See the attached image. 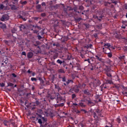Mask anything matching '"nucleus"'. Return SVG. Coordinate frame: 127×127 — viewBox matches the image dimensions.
Instances as JSON below:
<instances>
[{"mask_svg": "<svg viewBox=\"0 0 127 127\" xmlns=\"http://www.w3.org/2000/svg\"><path fill=\"white\" fill-rule=\"evenodd\" d=\"M101 56V55H98V56H95L96 59L98 60V61H100L102 62L103 59L100 58Z\"/></svg>", "mask_w": 127, "mask_h": 127, "instance_id": "nucleus-21", "label": "nucleus"}, {"mask_svg": "<svg viewBox=\"0 0 127 127\" xmlns=\"http://www.w3.org/2000/svg\"><path fill=\"white\" fill-rule=\"evenodd\" d=\"M110 121L107 122V124L109 125L110 126H109L108 125H106L105 127H114V125H115V120L114 119H111L110 120Z\"/></svg>", "mask_w": 127, "mask_h": 127, "instance_id": "nucleus-5", "label": "nucleus"}, {"mask_svg": "<svg viewBox=\"0 0 127 127\" xmlns=\"http://www.w3.org/2000/svg\"><path fill=\"white\" fill-rule=\"evenodd\" d=\"M37 116H38V117H39L38 118L40 119H42V118H44V117H42V115H41V114H39L38 113H36Z\"/></svg>", "mask_w": 127, "mask_h": 127, "instance_id": "nucleus-46", "label": "nucleus"}, {"mask_svg": "<svg viewBox=\"0 0 127 127\" xmlns=\"http://www.w3.org/2000/svg\"><path fill=\"white\" fill-rule=\"evenodd\" d=\"M74 68H77V71H79V70H81V64L78 63L73 64V65L71 66V69H74Z\"/></svg>", "mask_w": 127, "mask_h": 127, "instance_id": "nucleus-6", "label": "nucleus"}, {"mask_svg": "<svg viewBox=\"0 0 127 127\" xmlns=\"http://www.w3.org/2000/svg\"><path fill=\"white\" fill-rule=\"evenodd\" d=\"M62 81L63 82H66V77H65V76H63V77L62 78Z\"/></svg>", "mask_w": 127, "mask_h": 127, "instance_id": "nucleus-42", "label": "nucleus"}, {"mask_svg": "<svg viewBox=\"0 0 127 127\" xmlns=\"http://www.w3.org/2000/svg\"><path fill=\"white\" fill-rule=\"evenodd\" d=\"M76 97H77V96L75 94H72L71 95L72 99H75Z\"/></svg>", "mask_w": 127, "mask_h": 127, "instance_id": "nucleus-49", "label": "nucleus"}, {"mask_svg": "<svg viewBox=\"0 0 127 127\" xmlns=\"http://www.w3.org/2000/svg\"><path fill=\"white\" fill-rule=\"evenodd\" d=\"M104 16L105 15L104 14V11H103L102 10H98L97 13H96V15H93V18L97 19L99 21H101V20L103 19V18L104 17Z\"/></svg>", "mask_w": 127, "mask_h": 127, "instance_id": "nucleus-1", "label": "nucleus"}, {"mask_svg": "<svg viewBox=\"0 0 127 127\" xmlns=\"http://www.w3.org/2000/svg\"><path fill=\"white\" fill-rule=\"evenodd\" d=\"M83 98L80 100V102H83L84 103H86V102H87V105L88 106H90V107H93V106H95V103L92 102L91 100V99L89 98V100H88L87 98H85L86 97L85 95L82 96Z\"/></svg>", "mask_w": 127, "mask_h": 127, "instance_id": "nucleus-2", "label": "nucleus"}, {"mask_svg": "<svg viewBox=\"0 0 127 127\" xmlns=\"http://www.w3.org/2000/svg\"><path fill=\"white\" fill-rule=\"evenodd\" d=\"M106 83H107V84H113V81H112V80L107 79L106 80Z\"/></svg>", "mask_w": 127, "mask_h": 127, "instance_id": "nucleus-43", "label": "nucleus"}, {"mask_svg": "<svg viewBox=\"0 0 127 127\" xmlns=\"http://www.w3.org/2000/svg\"><path fill=\"white\" fill-rule=\"evenodd\" d=\"M31 80L32 81V82H33V81H35V82H36V81H37V78H35V77H32L31 78Z\"/></svg>", "mask_w": 127, "mask_h": 127, "instance_id": "nucleus-39", "label": "nucleus"}, {"mask_svg": "<svg viewBox=\"0 0 127 127\" xmlns=\"http://www.w3.org/2000/svg\"><path fill=\"white\" fill-rule=\"evenodd\" d=\"M123 50L125 53H127V46H124L123 48Z\"/></svg>", "mask_w": 127, "mask_h": 127, "instance_id": "nucleus-40", "label": "nucleus"}, {"mask_svg": "<svg viewBox=\"0 0 127 127\" xmlns=\"http://www.w3.org/2000/svg\"><path fill=\"white\" fill-rule=\"evenodd\" d=\"M21 55H24V56H26V53H25V52H22Z\"/></svg>", "mask_w": 127, "mask_h": 127, "instance_id": "nucleus-61", "label": "nucleus"}, {"mask_svg": "<svg viewBox=\"0 0 127 127\" xmlns=\"http://www.w3.org/2000/svg\"><path fill=\"white\" fill-rule=\"evenodd\" d=\"M105 71V74H107V73H109L111 71V68L109 67H106L104 69Z\"/></svg>", "mask_w": 127, "mask_h": 127, "instance_id": "nucleus-22", "label": "nucleus"}, {"mask_svg": "<svg viewBox=\"0 0 127 127\" xmlns=\"http://www.w3.org/2000/svg\"><path fill=\"white\" fill-rule=\"evenodd\" d=\"M33 46H35V47H37L38 50H34V52L36 54H38V53H40V52H41L40 47L38 46V41H36L35 44L33 43Z\"/></svg>", "mask_w": 127, "mask_h": 127, "instance_id": "nucleus-4", "label": "nucleus"}, {"mask_svg": "<svg viewBox=\"0 0 127 127\" xmlns=\"http://www.w3.org/2000/svg\"><path fill=\"white\" fill-rule=\"evenodd\" d=\"M79 87L78 86V84L74 86L73 88V91L75 92V93H79V91H80V89H79Z\"/></svg>", "mask_w": 127, "mask_h": 127, "instance_id": "nucleus-12", "label": "nucleus"}, {"mask_svg": "<svg viewBox=\"0 0 127 127\" xmlns=\"http://www.w3.org/2000/svg\"><path fill=\"white\" fill-rule=\"evenodd\" d=\"M86 2L87 3V5H90L92 4V2L91 1H89V0H86Z\"/></svg>", "mask_w": 127, "mask_h": 127, "instance_id": "nucleus-35", "label": "nucleus"}, {"mask_svg": "<svg viewBox=\"0 0 127 127\" xmlns=\"http://www.w3.org/2000/svg\"><path fill=\"white\" fill-rule=\"evenodd\" d=\"M53 46H57V47H58V46H59V44L58 43H53Z\"/></svg>", "mask_w": 127, "mask_h": 127, "instance_id": "nucleus-52", "label": "nucleus"}, {"mask_svg": "<svg viewBox=\"0 0 127 127\" xmlns=\"http://www.w3.org/2000/svg\"><path fill=\"white\" fill-rule=\"evenodd\" d=\"M104 46H105V48H107V50H111V49L110 48H109V47H110V46H111V44H110V43L105 44Z\"/></svg>", "mask_w": 127, "mask_h": 127, "instance_id": "nucleus-19", "label": "nucleus"}, {"mask_svg": "<svg viewBox=\"0 0 127 127\" xmlns=\"http://www.w3.org/2000/svg\"><path fill=\"white\" fill-rule=\"evenodd\" d=\"M79 9L81 10H83L84 9V7H83V6H79Z\"/></svg>", "mask_w": 127, "mask_h": 127, "instance_id": "nucleus-60", "label": "nucleus"}, {"mask_svg": "<svg viewBox=\"0 0 127 127\" xmlns=\"http://www.w3.org/2000/svg\"><path fill=\"white\" fill-rule=\"evenodd\" d=\"M93 36H94L95 38H96V39H97L98 38V34L95 33L93 35Z\"/></svg>", "mask_w": 127, "mask_h": 127, "instance_id": "nucleus-56", "label": "nucleus"}, {"mask_svg": "<svg viewBox=\"0 0 127 127\" xmlns=\"http://www.w3.org/2000/svg\"><path fill=\"white\" fill-rule=\"evenodd\" d=\"M65 102V99H64L61 95H59L57 97V103H58L59 102Z\"/></svg>", "mask_w": 127, "mask_h": 127, "instance_id": "nucleus-7", "label": "nucleus"}, {"mask_svg": "<svg viewBox=\"0 0 127 127\" xmlns=\"http://www.w3.org/2000/svg\"><path fill=\"white\" fill-rule=\"evenodd\" d=\"M4 8V6L2 4H0V9H3Z\"/></svg>", "mask_w": 127, "mask_h": 127, "instance_id": "nucleus-48", "label": "nucleus"}, {"mask_svg": "<svg viewBox=\"0 0 127 127\" xmlns=\"http://www.w3.org/2000/svg\"><path fill=\"white\" fill-rule=\"evenodd\" d=\"M14 84L11 82H9L8 83V87H13Z\"/></svg>", "mask_w": 127, "mask_h": 127, "instance_id": "nucleus-37", "label": "nucleus"}, {"mask_svg": "<svg viewBox=\"0 0 127 127\" xmlns=\"http://www.w3.org/2000/svg\"><path fill=\"white\" fill-rule=\"evenodd\" d=\"M0 87H4V86H5V84L3 83H0Z\"/></svg>", "mask_w": 127, "mask_h": 127, "instance_id": "nucleus-58", "label": "nucleus"}, {"mask_svg": "<svg viewBox=\"0 0 127 127\" xmlns=\"http://www.w3.org/2000/svg\"><path fill=\"white\" fill-rule=\"evenodd\" d=\"M20 3L22 5H25V4H27V2L26 1H22V0L20 1Z\"/></svg>", "mask_w": 127, "mask_h": 127, "instance_id": "nucleus-30", "label": "nucleus"}, {"mask_svg": "<svg viewBox=\"0 0 127 127\" xmlns=\"http://www.w3.org/2000/svg\"><path fill=\"white\" fill-rule=\"evenodd\" d=\"M84 61L85 62L87 61V62H88V63H90L89 59H85V60H84Z\"/></svg>", "mask_w": 127, "mask_h": 127, "instance_id": "nucleus-64", "label": "nucleus"}, {"mask_svg": "<svg viewBox=\"0 0 127 127\" xmlns=\"http://www.w3.org/2000/svg\"><path fill=\"white\" fill-rule=\"evenodd\" d=\"M57 57H58V54L55 53V54L54 55L53 59H54V60H55V59H56V58H57Z\"/></svg>", "mask_w": 127, "mask_h": 127, "instance_id": "nucleus-33", "label": "nucleus"}, {"mask_svg": "<svg viewBox=\"0 0 127 127\" xmlns=\"http://www.w3.org/2000/svg\"><path fill=\"white\" fill-rule=\"evenodd\" d=\"M18 2V0H13V3L15 4Z\"/></svg>", "mask_w": 127, "mask_h": 127, "instance_id": "nucleus-51", "label": "nucleus"}, {"mask_svg": "<svg viewBox=\"0 0 127 127\" xmlns=\"http://www.w3.org/2000/svg\"><path fill=\"white\" fill-rule=\"evenodd\" d=\"M36 120L38 121V123L40 125H42L43 124L42 121L46 122V119L45 118H39L38 117H37Z\"/></svg>", "mask_w": 127, "mask_h": 127, "instance_id": "nucleus-9", "label": "nucleus"}, {"mask_svg": "<svg viewBox=\"0 0 127 127\" xmlns=\"http://www.w3.org/2000/svg\"><path fill=\"white\" fill-rule=\"evenodd\" d=\"M57 63H58V64H60V65H62L63 62H62V61L59 59L57 61Z\"/></svg>", "mask_w": 127, "mask_h": 127, "instance_id": "nucleus-34", "label": "nucleus"}, {"mask_svg": "<svg viewBox=\"0 0 127 127\" xmlns=\"http://www.w3.org/2000/svg\"><path fill=\"white\" fill-rule=\"evenodd\" d=\"M78 104V107H81V108H86V105L83 102L80 101Z\"/></svg>", "mask_w": 127, "mask_h": 127, "instance_id": "nucleus-17", "label": "nucleus"}, {"mask_svg": "<svg viewBox=\"0 0 127 127\" xmlns=\"http://www.w3.org/2000/svg\"><path fill=\"white\" fill-rule=\"evenodd\" d=\"M51 79L52 80V83H53L54 81L55 80V75H53L51 77Z\"/></svg>", "mask_w": 127, "mask_h": 127, "instance_id": "nucleus-31", "label": "nucleus"}, {"mask_svg": "<svg viewBox=\"0 0 127 127\" xmlns=\"http://www.w3.org/2000/svg\"><path fill=\"white\" fill-rule=\"evenodd\" d=\"M30 27H31V30H33V28L32 27H34V26L32 25H29Z\"/></svg>", "mask_w": 127, "mask_h": 127, "instance_id": "nucleus-63", "label": "nucleus"}, {"mask_svg": "<svg viewBox=\"0 0 127 127\" xmlns=\"http://www.w3.org/2000/svg\"><path fill=\"white\" fill-rule=\"evenodd\" d=\"M61 5H62V4H57L55 5L52 6V7L54 8V9H58Z\"/></svg>", "mask_w": 127, "mask_h": 127, "instance_id": "nucleus-14", "label": "nucleus"}, {"mask_svg": "<svg viewBox=\"0 0 127 127\" xmlns=\"http://www.w3.org/2000/svg\"><path fill=\"white\" fill-rule=\"evenodd\" d=\"M67 60H71V55H67Z\"/></svg>", "mask_w": 127, "mask_h": 127, "instance_id": "nucleus-55", "label": "nucleus"}, {"mask_svg": "<svg viewBox=\"0 0 127 127\" xmlns=\"http://www.w3.org/2000/svg\"><path fill=\"white\" fill-rule=\"evenodd\" d=\"M62 7L64 8V10L66 12L67 11V8H65V6L64 5V4H62Z\"/></svg>", "mask_w": 127, "mask_h": 127, "instance_id": "nucleus-44", "label": "nucleus"}, {"mask_svg": "<svg viewBox=\"0 0 127 127\" xmlns=\"http://www.w3.org/2000/svg\"><path fill=\"white\" fill-rule=\"evenodd\" d=\"M35 104H36V106H40V102L38 101V100L36 101V102H35Z\"/></svg>", "mask_w": 127, "mask_h": 127, "instance_id": "nucleus-41", "label": "nucleus"}, {"mask_svg": "<svg viewBox=\"0 0 127 127\" xmlns=\"http://www.w3.org/2000/svg\"><path fill=\"white\" fill-rule=\"evenodd\" d=\"M105 54H107V56L109 58H112V57H113V54H112V52H110V53L105 52Z\"/></svg>", "mask_w": 127, "mask_h": 127, "instance_id": "nucleus-23", "label": "nucleus"}, {"mask_svg": "<svg viewBox=\"0 0 127 127\" xmlns=\"http://www.w3.org/2000/svg\"><path fill=\"white\" fill-rule=\"evenodd\" d=\"M46 16V14L45 13H42L41 14V16H42V17H44V16Z\"/></svg>", "mask_w": 127, "mask_h": 127, "instance_id": "nucleus-54", "label": "nucleus"}, {"mask_svg": "<svg viewBox=\"0 0 127 127\" xmlns=\"http://www.w3.org/2000/svg\"><path fill=\"white\" fill-rule=\"evenodd\" d=\"M55 89L57 90L58 92H60V90H61L60 87H59V85H58L57 84H55Z\"/></svg>", "mask_w": 127, "mask_h": 127, "instance_id": "nucleus-20", "label": "nucleus"}, {"mask_svg": "<svg viewBox=\"0 0 127 127\" xmlns=\"http://www.w3.org/2000/svg\"><path fill=\"white\" fill-rule=\"evenodd\" d=\"M123 94H126V95H127V88L125 87L124 88V91H123Z\"/></svg>", "mask_w": 127, "mask_h": 127, "instance_id": "nucleus-32", "label": "nucleus"}, {"mask_svg": "<svg viewBox=\"0 0 127 127\" xmlns=\"http://www.w3.org/2000/svg\"><path fill=\"white\" fill-rule=\"evenodd\" d=\"M37 112L38 114H42L43 113V111H42V109H38Z\"/></svg>", "mask_w": 127, "mask_h": 127, "instance_id": "nucleus-47", "label": "nucleus"}, {"mask_svg": "<svg viewBox=\"0 0 127 127\" xmlns=\"http://www.w3.org/2000/svg\"><path fill=\"white\" fill-rule=\"evenodd\" d=\"M20 18H22V19L24 20V21H26V18H23V16L22 15L19 16Z\"/></svg>", "mask_w": 127, "mask_h": 127, "instance_id": "nucleus-50", "label": "nucleus"}, {"mask_svg": "<svg viewBox=\"0 0 127 127\" xmlns=\"http://www.w3.org/2000/svg\"><path fill=\"white\" fill-rule=\"evenodd\" d=\"M3 125L5 127H7V121H4Z\"/></svg>", "mask_w": 127, "mask_h": 127, "instance_id": "nucleus-53", "label": "nucleus"}, {"mask_svg": "<svg viewBox=\"0 0 127 127\" xmlns=\"http://www.w3.org/2000/svg\"><path fill=\"white\" fill-rule=\"evenodd\" d=\"M36 8L38 12H43V10L41 8V5L38 4L36 6Z\"/></svg>", "mask_w": 127, "mask_h": 127, "instance_id": "nucleus-10", "label": "nucleus"}, {"mask_svg": "<svg viewBox=\"0 0 127 127\" xmlns=\"http://www.w3.org/2000/svg\"><path fill=\"white\" fill-rule=\"evenodd\" d=\"M93 117L94 119H98V115H97V113H96V112H93Z\"/></svg>", "mask_w": 127, "mask_h": 127, "instance_id": "nucleus-27", "label": "nucleus"}, {"mask_svg": "<svg viewBox=\"0 0 127 127\" xmlns=\"http://www.w3.org/2000/svg\"><path fill=\"white\" fill-rule=\"evenodd\" d=\"M82 92L84 94V95H87V96H89L90 95V90H89V89L83 90H82Z\"/></svg>", "mask_w": 127, "mask_h": 127, "instance_id": "nucleus-13", "label": "nucleus"}, {"mask_svg": "<svg viewBox=\"0 0 127 127\" xmlns=\"http://www.w3.org/2000/svg\"><path fill=\"white\" fill-rule=\"evenodd\" d=\"M96 112L97 113V114H98V116H99V117H101L103 118V115H102V111H100V109H97L96 110Z\"/></svg>", "mask_w": 127, "mask_h": 127, "instance_id": "nucleus-15", "label": "nucleus"}, {"mask_svg": "<svg viewBox=\"0 0 127 127\" xmlns=\"http://www.w3.org/2000/svg\"><path fill=\"white\" fill-rule=\"evenodd\" d=\"M80 111L81 112H84V114H86V113H87V111H86L85 109H81Z\"/></svg>", "mask_w": 127, "mask_h": 127, "instance_id": "nucleus-59", "label": "nucleus"}, {"mask_svg": "<svg viewBox=\"0 0 127 127\" xmlns=\"http://www.w3.org/2000/svg\"><path fill=\"white\" fill-rule=\"evenodd\" d=\"M9 18L8 15L7 14H3L2 15L0 20L1 21H5L6 20H8Z\"/></svg>", "mask_w": 127, "mask_h": 127, "instance_id": "nucleus-8", "label": "nucleus"}, {"mask_svg": "<svg viewBox=\"0 0 127 127\" xmlns=\"http://www.w3.org/2000/svg\"><path fill=\"white\" fill-rule=\"evenodd\" d=\"M92 47H93V45L92 44H88L85 46V48H87V49H89V48L92 49Z\"/></svg>", "mask_w": 127, "mask_h": 127, "instance_id": "nucleus-24", "label": "nucleus"}, {"mask_svg": "<svg viewBox=\"0 0 127 127\" xmlns=\"http://www.w3.org/2000/svg\"><path fill=\"white\" fill-rule=\"evenodd\" d=\"M77 85L79 89H85L86 86V84L85 83H79L78 84H77Z\"/></svg>", "mask_w": 127, "mask_h": 127, "instance_id": "nucleus-11", "label": "nucleus"}, {"mask_svg": "<svg viewBox=\"0 0 127 127\" xmlns=\"http://www.w3.org/2000/svg\"><path fill=\"white\" fill-rule=\"evenodd\" d=\"M100 80H95L93 82H91L90 83V86L92 87L93 86V88H96L100 85Z\"/></svg>", "mask_w": 127, "mask_h": 127, "instance_id": "nucleus-3", "label": "nucleus"}, {"mask_svg": "<svg viewBox=\"0 0 127 127\" xmlns=\"http://www.w3.org/2000/svg\"><path fill=\"white\" fill-rule=\"evenodd\" d=\"M20 29H21V28H22L23 29H24V28H25V26H24V25H21L20 26Z\"/></svg>", "mask_w": 127, "mask_h": 127, "instance_id": "nucleus-57", "label": "nucleus"}, {"mask_svg": "<svg viewBox=\"0 0 127 127\" xmlns=\"http://www.w3.org/2000/svg\"><path fill=\"white\" fill-rule=\"evenodd\" d=\"M63 106H64V103H60L59 104H56L55 105V108H58V107H63Z\"/></svg>", "mask_w": 127, "mask_h": 127, "instance_id": "nucleus-25", "label": "nucleus"}, {"mask_svg": "<svg viewBox=\"0 0 127 127\" xmlns=\"http://www.w3.org/2000/svg\"><path fill=\"white\" fill-rule=\"evenodd\" d=\"M9 6H10L11 10H16V9H17L16 6L14 4H10Z\"/></svg>", "mask_w": 127, "mask_h": 127, "instance_id": "nucleus-16", "label": "nucleus"}, {"mask_svg": "<svg viewBox=\"0 0 127 127\" xmlns=\"http://www.w3.org/2000/svg\"><path fill=\"white\" fill-rule=\"evenodd\" d=\"M105 74L107 76V77H109V78H112V74H111V73H110L109 72Z\"/></svg>", "mask_w": 127, "mask_h": 127, "instance_id": "nucleus-45", "label": "nucleus"}, {"mask_svg": "<svg viewBox=\"0 0 127 127\" xmlns=\"http://www.w3.org/2000/svg\"><path fill=\"white\" fill-rule=\"evenodd\" d=\"M8 0H5L3 2V3H4V4H5L6 5H7L8 4Z\"/></svg>", "mask_w": 127, "mask_h": 127, "instance_id": "nucleus-38", "label": "nucleus"}, {"mask_svg": "<svg viewBox=\"0 0 127 127\" xmlns=\"http://www.w3.org/2000/svg\"><path fill=\"white\" fill-rule=\"evenodd\" d=\"M58 72L59 73H62L63 74L65 73V71H64V69L62 68L59 69Z\"/></svg>", "mask_w": 127, "mask_h": 127, "instance_id": "nucleus-28", "label": "nucleus"}, {"mask_svg": "<svg viewBox=\"0 0 127 127\" xmlns=\"http://www.w3.org/2000/svg\"><path fill=\"white\" fill-rule=\"evenodd\" d=\"M27 73L28 74H30L31 73H32V71L30 70V69H29L28 70H27Z\"/></svg>", "mask_w": 127, "mask_h": 127, "instance_id": "nucleus-62", "label": "nucleus"}, {"mask_svg": "<svg viewBox=\"0 0 127 127\" xmlns=\"http://www.w3.org/2000/svg\"><path fill=\"white\" fill-rule=\"evenodd\" d=\"M118 58L119 60H121V61H122L123 60H125V59L126 58V56H120L118 57Z\"/></svg>", "mask_w": 127, "mask_h": 127, "instance_id": "nucleus-26", "label": "nucleus"}, {"mask_svg": "<svg viewBox=\"0 0 127 127\" xmlns=\"http://www.w3.org/2000/svg\"><path fill=\"white\" fill-rule=\"evenodd\" d=\"M33 57V53L32 52H29L27 54V58L28 59H30Z\"/></svg>", "mask_w": 127, "mask_h": 127, "instance_id": "nucleus-18", "label": "nucleus"}, {"mask_svg": "<svg viewBox=\"0 0 127 127\" xmlns=\"http://www.w3.org/2000/svg\"><path fill=\"white\" fill-rule=\"evenodd\" d=\"M117 122H118L119 124H121V123H122V121H121V118H120V117L117 118Z\"/></svg>", "mask_w": 127, "mask_h": 127, "instance_id": "nucleus-36", "label": "nucleus"}, {"mask_svg": "<svg viewBox=\"0 0 127 127\" xmlns=\"http://www.w3.org/2000/svg\"><path fill=\"white\" fill-rule=\"evenodd\" d=\"M111 4V3L109 2H104V5L105 6H108V7H110V5Z\"/></svg>", "mask_w": 127, "mask_h": 127, "instance_id": "nucleus-29", "label": "nucleus"}]
</instances>
